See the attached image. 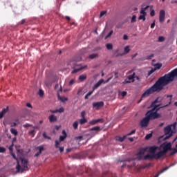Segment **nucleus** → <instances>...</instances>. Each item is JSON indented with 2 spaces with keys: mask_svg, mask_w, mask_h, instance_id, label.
Returning a JSON list of instances; mask_svg holds the SVG:
<instances>
[{
  "mask_svg": "<svg viewBox=\"0 0 177 177\" xmlns=\"http://www.w3.org/2000/svg\"><path fill=\"white\" fill-rule=\"evenodd\" d=\"M164 41H165V38L164 37L160 36V37H158V41H159V42H164Z\"/></svg>",
  "mask_w": 177,
  "mask_h": 177,
  "instance_id": "nucleus-37",
  "label": "nucleus"
},
{
  "mask_svg": "<svg viewBox=\"0 0 177 177\" xmlns=\"http://www.w3.org/2000/svg\"><path fill=\"white\" fill-rule=\"evenodd\" d=\"M158 102V99L155 100L151 105V107H153L151 110L149 111L147 113L146 115L147 118L151 120H156L157 118H160L161 114L157 113L158 110H160V104H157Z\"/></svg>",
  "mask_w": 177,
  "mask_h": 177,
  "instance_id": "nucleus-2",
  "label": "nucleus"
},
{
  "mask_svg": "<svg viewBox=\"0 0 177 177\" xmlns=\"http://www.w3.org/2000/svg\"><path fill=\"white\" fill-rule=\"evenodd\" d=\"M165 154H167L166 153H165L162 151H160L154 154L155 156V158H156L157 160H158V158H161V157H164V156H165Z\"/></svg>",
  "mask_w": 177,
  "mask_h": 177,
  "instance_id": "nucleus-11",
  "label": "nucleus"
},
{
  "mask_svg": "<svg viewBox=\"0 0 177 177\" xmlns=\"http://www.w3.org/2000/svg\"><path fill=\"white\" fill-rule=\"evenodd\" d=\"M59 100L61 102H67V97H59Z\"/></svg>",
  "mask_w": 177,
  "mask_h": 177,
  "instance_id": "nucleus-32",
  "label": "nucleus"
},
{
  "mask_svg": "<svg viewBox=\"0 0 177 177\" xmlns=\"http://www.w3.org/2000/svg\"><path fill=\"white\" fill-rule=\"evenodd\" d=\"M39 154H41V153H39V151L37 153H35V157H38L39 156Z\"/></svg>",
  "mask_w": 177,
  "mask_h": 177,
  "instance_id": "nucleus-64",
  "label": "nucleus"
},
{
  "mask_svg": "<svg viewBox=\"0 0 177 177\" xmlns=\"http://www.w3.org/2000/svg\"><path fill=\"white\" fill-rule=\"evenodd\" d=\"M96 57H99V54L97 53H93L88 55V59H96Z\"/></svg>",
  "mask_w": 177,
  "mask_h": 177,
  "instance_id": "nucleus-23",
  "label": "nucleus"
},
{
  "mask_svg": "<svg viewBox=\"0 0 177 177\" xmlns=\"http://www.w3.org/2000/svg\"><path fill=\"white\" fill-rule=\"evenodd\" d=\"M136 132V130H132L131 132L129 133L127 135H126L127 136H131V135H133L135 134V133Z\"/></svg>",
  "mask_w": 177,
  "mask_h": 177,
  "instance_id": "nucleus-42",
  "label": "nucleus"
},
{
  "mask_svg": "<svg viewBox=\"0 0 177 177\" xmlns=\"http://www.w3.org/2000/svg\"><path fill=\"white\" fill-rule=\"evenodd\" d=\"M90 131H95V132H99V131H100V127L96 126L95 127L90 129Z\"/></svg>",
  "mask_w": 177,
  "mask_h": 177,
  "instance_id": "nucleus-26",
  "label": "nucleus"
},
{
  "mask_svg": "<svg viewBox=\"0 0 177 177\" xmlns=\"http://www.w3.org/2000/svg\"><path fill=\"white\" fill-rule=\"evenodd\" d=\"M50 113H58V109H55V110H50Z\"/></svg>",
  "mask_w": 177,
  "mask_h": 177,
  "instance_id": "nucleus-58",
  "label": "nucleus"
},
{
  "mask_svg": "<svg viewBox=\"0 0 177 177\" xmlns=\"http://www.w3.org/2000/svg\"><path fill=\"white\" fill-rule=\"evenodd\" d=\"M138 19L143 20V21H145L146 20V15H140V17H138Z\"/></svg>",
  "mask_w": 177,
  "mask_h": 177,
  "instance_id": "nucleus-31",
  "label": "nucleus"
},
{
  "mask_svg": "<svg viewBox=\"0 0 177 177\" xmlns=\"http://www.w3.org/2000/svg\"><path fill=\"white\" fill-rule=\"evenodd\" d=\"M177 78V68L169 72L168 74L165 75L163 77H160L156 83L149 88L147 89L141 96V99L143 97H147L151 93L154 92H160L162 91L165 85H168L169 82H172L175 78Z\"/></svg>",
  "mask_w": 177,
  "mask_h": 177,
  "instance_id": "nucleus-1",
  "label": "nucleus"
},
{
  "mask_svg": "<svg viewBox=\"0 0 177 177\" xmlns=\"http://www.w3.org/2000/svg\"><path fill=\"white\" fill-rule=\"evenodd\" d=\"M58 110V113H63L64 111V108L61 107Z\"/></svg>",
  "mask_w": 177,
  "mask_h": 177,
  "instance_id": "nucleus-48",
  "label": "nucleus"
},
{
  "mask_svg": "<svg viewBox=\"0 0 177 177\" xmlns=\"http://www.w3.org/2000/svg\"><path fill=\"white\" fill-rule=\"evenodd\" d=\"M153 158H156L155 157V155L152 154V155H150V154H147L146 156H144V160H153Z\"/></svg>",
  "mask_w": 177,
  "mask_h": 177,
  "instance_id": "nucleus-19",
  "label": "nucleus"
},
{
  "mask_svg": "<svg viewBox=\"0 0 177 177\" xmlns=\"http://www.w3.org/2000/svg\"><path fill=\"white\" fill-rule=\"evenodd\" d=\"M142 156V155H137L138 161H140V160H142V158H143V157Z\"/></svg>",
  "mask_w": 177,
  "mask_h": 177,
  "instance_id": "nucleus-53",
  "label": "nucleus"
},
{
  "mask_svg": "<svg viewBox=\"0 0 177 177\" xmlns=\"http://www.w3.org/2000/svg\"><path fill=\"white\" fill-rule=\"evenodd\" d=\"M171 147H172L171 143H167L163 147L162 151L167 154V153H168V151L171 150Z\"/></svg>",
  "mask_w": 177,
  "mask_h": 177,
  "instance_id": "nucleus-10",
  "label": "nucleus"
},
{
  "mask_svg": "<svg viewBox=\"0 0 177 177\" xmlns=\"http://www.w3.org/2000/svg\"><path fill=\"white\" fill-rule=\"evenodd\" d=\"M59 149L60 153H63V151H64V147H59Z\"/></svg>",
  "mask_w": 177,
  "mask_h": 177,
  "instance_id": "nucleus-54",
  "label": "nucleus"
},
{
  "mask_svg": "<svg viewBox=\"0 0 177 177\" xmlns=\"http://www.w3.org/2000/svg\"><path fill=\"white\" fill-rule=\"evenodd\" d=\"M50 122H56L57 121V118L55 115H50L48 118Z\"/></svg>",
  "mask_w": 177,
  "mask_h": 177,
  "instance_id": "nucleus-18",
  "label": "nucleus"
},
{
  "mask_svg": "<svg viewBox=\"0 0 177 177\" xmlns=\"http://www.w3.org/2000/svg\"><path fill=\"white\" fill-rule=\"evenodd\" d=\"M104 81V80L103 79L100 80L93 87V91H95V89H97V88H99V86H100L102 84H103Z\"/></svg>",
  "mask_w": 177,
  "mask_h": 177,
  "instance_id": "nucleus-13",
  "label": "nucleus"
},
{
  "mask_svg": "<svg viewBox=\"0 0 177 177\" xmlns=\"http://www.w3.org/2000/svg\"><path fill=\"white\" fill-rule=\"evenodd\" d=\"M131 21V23H136V15H133Z\"/></svg>",
  "mask_w": 177,
  "mask_h": 177,
  "instance_id": "nucleus-40",
  "label": "nucleus"
},
{
  "mask_svg": "<svg viewBox=\"0 0 177 177\" xmlns=\"http://www.w3.org/2000/svg\"><path fill=\"white\" fill-rule=\"evenodd\" d=\"M16 125H17V123H16V122L10 123L11 128H13V127H16Z\"/></svg>",
  "mask_w": 177,
  "mask_h": 177,
  "instance_id": "nucleus-49",
  "label": "nucleus"
},
{
  "mask_svg": "<svg viewBox=\"0 0 177 177\" xmlns=\"http://www.w3.org/2000/svg\"><path fill=\"white\" fill-rule=\"evenodd\" d=\"M29 135H32V136H35V130H31L29 131Z\"/></svg>",
  "mask_w": 177,
  "mask_h": 177,
  "instance_id": "nucleus-43",
  "label": "nucleus"
},
{
  "mask_svg": "<svg viewBox=\"0 0 177 177\" xmlns=\"http://www.w3.org/2000/svg\"><path fill=\"white\" fill-rule=\"evenodd\" d=\"M69 64L71 66H73L72 68H73V71H72L71 74H75L79 71H81V70H84V68H86V66H82L81 64H77L75 61H71L69 62Z\"/></svg>",
  "mask_w": 177,
  "mask_h": 177,
  "instance_id": "nucleus-4",
  "label": "nucleus"
},
{
  "mask_svg": "<svg viewBox=\"0 0 177 177\" xmlns=\"http://www.w3.org/2000/svg\"><path fill=\"white\" fill-rule=\"evenodd\" d=\"M130 48L129 46H126L124 47V54H125V55L129 53V52L131 51V48Z\"/></svg>",
  "mask_w": 177,
  "mask_h": 177,
  "instance_id": "nucleus-25",
  "label": "nucleus"
},
{
  "mask_svg": "<svg viewBox=\"0 0 177 177\" xmlns=\"http://www.w3.org/2000/svg\"><path fill=\"white\" fill-rule=\"evenodd\" d=\"M92 93H93V91H89L86 95H87V96H91V95H92Z\"/></svg>",
  "mask_w": 177,
  "mask_h": 177,
  "instance_id": "nucleus-63",
  "label": "nucleus"
},
{
  "mask_svg": "<svg viewBox=\"0 0 177 177\" xmlns=\"http://www.w3.org/2000/svg\"><path fill=\"white\" fill-rule=\"evenodd\" d=\"M151 16H154L156 15V12H154V10H152L150 13Z\"/></svg>",
  "mask_w": 177,
  "mask_h": 177,
  "instance_id": "nucleus-56",
  "label": "nucleus"
},
{
  "mask_svg": "<svg viewBox=\"0 0 177 177\" xmlns=\"http://www.w3.org/2000/svg\"><path fill=\"white\" fill-rule=\"evenodd\" d=\"M106 13H107L106 11H102L100 14V17H103Z\"/></svg>",
  "mask_w": 177,
  "mask_h": 177,
  "instance_id": "nucleus-46",
  "label": "nucleus"
},
{
  "mask_svg": "<svg viewBox=\"0 0 177 177\" xmlns=\"http://www.w3.org/2000/svg\"><path fill=\"white\" fill-rule=\"evenodd\" d=\"M73 127L74 129H78V121H75L73 124Z\"/></svg>",
  "mask_w": 177,
  "mask_h": 177,
  "instance_id": "nucleus-30",
  "label": "nucleus"
},
{
  "mask_svg": "<svg viewBox=\"0 0 177 177\" xmlns=\"http://www.w3.org/2000/svg\"><path fill=\"white\" fill-rule=\"evenodd\" d=\"M81 117L82 118H85V111H82Z\"/></svg>",
  "mask_w": 177,
  "mask_h": 177,
  "instance_id": "nucleus-50",
  "label": "nucleus"
},
{
  "mask_svg": "<svg viewBox=\"0 0 177 177\" xmlns=\"http://www.w3.org/2000/svg\"><path fill=\"white\" fill-rule=\"evenodd\" d=\"M62 133L63 136H59V142H63V140L67 138V133H66L65 130H63Z\"/></svg>",
  "mask_w": 177,
  "mask_h": 177,
  "instance_id": "nucleus-15",
  "label": "nucleus"
},
{
  "mask_svg": "<svg viewBox=\"0 0 177 177\" xmlns=\"http://www.w3.org/2000/svg\"><path fill=\"white\" fill-rule=\"evenodd\" d=\"M10 132H11V133H12V135H15V136H17V135L18 133L17 130H16V129H13V128L10 129Z\"/></svg>",
  "mask_w": 177,
  "mask_h": 177,
  "instance_id": "nucleus-27",
  "label": "nucleus"
},
{
  "mask_svg": "<svg viewBox=\"0 0 177 177\" xmlns=\"http://www.w3.org/2000/svg\"><path fill=\"white\" fill-rule=\"evenodd\" d=\"M153 57H154V55H153V54L147 56V59L148 60H151V59H153Z\"/></svg>",
  "mask_w": 177,
  "mask_h": 177,
  "instance_id": "nucleus-45",
  "label": "nucleus"
},
{
  "mask_svg": "<svg viewBox=\"0 0 177 177\" xmlns=\"http://www.w3.org/2000/svg\"><path fill=\"white\" fill-rule=\"evenodd\" d=\"M121 96H123V97L127 96V91H122L121 93Z\"/></svg>",
  "mask_w": 177,
  "mask_h": 177,
  "instance_id": "nucleus-55",
  "label": "nucleus"
},
{
  "mask_svg": "<svg viewBox=\"0 0 177 177\" xmlns=\"http://www.w3.org/2000/svg\"><path fill=\"white\" fill-rule=\"evenodd\" d=\"M43 137L44 138V139H48V140H50V139H51V138H50V136H48L46 135V132H44V133H43Z\"/></svg>",
  "mask_w": 177,
  "mask_h": 177,
  "instance_id": "nucleus-33",
  "label": "nucleus"
},
{
  "mask_svg": "<svg viewBox=\"0 0 177 177\" xmlns=\"http://www.w3.org/2000/svg\"><path fill=\"white\" fill-rule=\"evenodd\" d=\"M101 121H103V119H97V120H91L88 124H90V125H96V124H97V122H101Z\"/></svg>",
  "mask_w": 177,
  "mask_h": 177,
  "instance_id": "nucleus-16",
  "label": "nucleus"
},
{
  "mask_svg": "<svg viewBox=\"0 0 177 177\" xmlns=\"http://www.w3.org/2000/svg\"><path fill=\"white\" fill-rule=\"evenodd\" d=\"M161 67H162V65H161V64H156L155 65V70H160V68H161Z\"/></svg>",
  "mask_w": 177,
  "mask_h": 177,
  "instance_id": "nucleus-34",
  "label": "nucleus"
},
{
  "mask_svg": "<svg viewBox=\"0 0 177 177\" xmlns=\"http://www.w3.org/2000/svg\"><path fill=\"white\" fill-rule=\"evenodd\" d=\"M149 8H150V6H147L146 7L142 8L140 13H141V15H145L146 16V10L147 9H149Z\"/></svg>",
  "mask_w": 177,
  "mask_h": 177,
  "instance_id": "nucleus-21",
  "label": "nucleus"
},
{
  "mask_svg": "<svg viewBox=\"0 0 177 177\" xmlns=\"http://www.w3.org/2000/svg\"><path fill=\"white\" fill-rule=\"evenodd\" d=\"M147 147L140 149L139 152L137 153V156H144L145 153L147 151Z\"/></svg>",
  "mask_w": 177,
  "mask_h": 177,
  "instance_id": "nucleus-17",
  "label": "nucleus"
},
{
  "mask_svg": "<svg viewBox=\"0 0 177 177\" xmlns=\"http://www.w3.org/2000/svg\"><path fill=\"white\" fill-rule=\"evenodd\" d=\"M111 35H113V30H111L108 35L105 37V39H107V38H110V37H111Z\"/></svg>",
  "mask_w": 177,
  "mask_h": 177,
  "instance_id": "nucleus-38",
  "label": "nucleus"
},
{
  "mask_svg": "<svg viewBox=\"0 0 177 177\" xmlns=\"http://www.w3.org/2000/svg\"><path fill=\"white\" fill-rule=\"evenodd\" d=\"M9 111V106H7L6 109H3L1 112H0V119L3 118V116Z\"/></svg>",
  "mask_w": 177,
  "mask_h": 177,
  "instance_id": "nucleus-12",
  "label": "nucleus"
},
{
  "mask_svg": "<svg viewBox=\"0 0 177 177\" xmlns=\"http://www.w3.org/2000/svg\"><path fill=\"white\" fill-rule=\"evenodd\" d=\"M86 80V75H81L79 76V81L80 82H84Z\"/></svg>",
  "mask_w": 177,
  "mask_h": 177,
  "instance_id": "nucleus-22",
  "label": "nucleus"
},
{
  "mask_svg": "<svg viewBox=\"0 0 177 177\" xmlns=\"http://www.w3.org/2000/svg\"><path fill=\"white\" fill-rule=\"evenodd\" d=\"M81 92H82V89L80 88L78 91H77V95H80Z\"/></svg>",
  "mask_w": 177,
  "mask_h": 177,
  "instance_id": "nucleus-61",
  "label": "nucleus"
},
{
  "mask_svg": "<svg viewBox=\"0 0 177 177\" xmlns=\"http://www.w3.org/2000/svg\"><path fill=\"white\" fill-rule=\"evenodd\" d=\"M158 149V147L156 146H153V147H149V153H151V154H156V151H157V149Z\"/></svg>",
  "mask_w": 177,
  "mask_h": 177,
  "instance_id": "nucleus-14",
  "label": "nucleus"
},
{
  "mask_svg": "<svg viewBox=\"0 0 177 177\" xmlns=\"http://www.w3.org/2000/svg\"><path fill=\"white\" fill-rule=\"evenodd\" d=\"M24 23H26V19H22V20L21 21V22H20V24H21V25H23V24H24Z\"/></svg>",
  "mask_w": 177,
  "mask_h": 177,
  "instance_id": "nucleus-60",
  "label": "nucleus"
},
{
  "mask_svg": "<svg viewBox=\"0 0 177 177\" xmlns=\"http://www.w3.org/2000/svg\"><path fill=\"white\" fill-rule=\"evenodd\" d=\"M125 139H127V136H124L123 137H120V136L115 137V140L118 142H124Z\"/></svg>",
  "mask_w": 177,
  "mask_h": 177,
  "instance_id": "nucleus-20",
  "label": "nucleus"
},
{
  "mask_svg": "<svg viewBox=\"0 0 177 177\" xmlns=\"http://www.w3.org/2000/svg\"><path fill=\"white\" fill-rule=\"evenodd\" d=\"M156 26V21H153V23L151 24V28H154Z\"/></svg>",
  "mask_w": 177,
  "mask_h": 177,
  "instance_id": "nucleus-52",
  "label": "nucleus"
},
{
  "mask_svg": "<svg viewBox=\"0 0 177 177\" xmlns=\"http://www.w3.org/2000/svg\"><path fill=\"white\" fill-rule=\"evenodd\" d=\"M123 39H124V40L128 39V35H124L123 36Z\"/></svg>",
  "mask_w": 177,
  "mask_h": 177,
  "instance_id": "nucleus-62",
  "label": "nucleus"
},
{
  "mask_svg": "<svg viewBox=\"0 0 177 177\" xmlns=\"http://www.w3.org/2000/svg\"><path fill=\"white\" fill-rule=\"evenodd\" d=\"M103 106H104V102L102 101L93 103V109H95V110H99V109L103 107Z\"/></svg>",
  "mask_w": 177,
  "mask_h": 177,
  "instance_id": "nucleus-9",
  "label": "nucleus"
},
{
  "mask_svg": "<svg viewBox=\"0 0 177 177\" xmlns=\"http://www.w3.org/2000/svg\"><path fill=\"white\" fill-rule=\"evenodd\" d=\"M55 142V147H56V149H59L60 147H59V145H60V141H58L57 140H56Z\"/></svg>",
  "mask_w": 177,
  "mask_h": 177,
  "instance_id": "nucleus-36",
  "label": "nucleus"
},
{
  "mask_svg": "<svg viewBox=\"0 0 177 177\" xmlns=\"http://www.w3.org/2000/svg\"><path fill=\"white\" fill-rule=\"evenodd\" d=\"M74 84H75V80L72 79L70 80L68 85L69 86H71V85H74Z\"/></svg>",
  "mask_w": 177,
  "mask_h": 177,
  "instance_id": "nucleus-35",
  "label": "nucleus"
},
{
  "mask_svg": "<svg viewBox=\"0 0 177 177\" xmlns=\"http://www.w3.org/2000/svg\"><path fill=\"white\" fill-rule=\"evenodd\" d=\"M88 120L85 118H82L79 120V123L80 125H84V124H86Z\"/></svg>",
  "mask_w": 177,
  "mask_h": 177,
  "instance_id": "nucleus-24",
  "label": "nucleus"
},
{
  "mask_svg": "<svg viewBox=\"0 0 177 177\" xmlns=\"http://www.w3.org/2000/svg\"><path fill=\"white\" fill-rule=\"evenodd\" d=\"M106 48L108 49V50H111V49H113V44L108 43L106 44Z\"/></svg>",
  "mask_w": 177,
  "mask_h": 177,
  "instance_id": "nucleus-28",
  "label": "nucleus"
},
{
  "mask_svg": "<svg viewBox=\"0 0 177 177\" xmlns=\"http://www.w3.org/2000/svg\"><path fill=\"white\" fill-rule=\"evenodd\" d=\"M38 149H39V152L41 153L42 151H44V147L40 146L38 147Z\"/></svg>",
  "mask_w": 177,
  "mask_h": 177,
  "instance_id": "nucleus-47",
  "label": "nucleus"
},
{
  "mask_svg": "<svg viewBox=\"0 0 177 177\" xmlns=\"http://www.w3.org/2000/svg\"><path fill=\"white\" fill-rule=\"evenodd\" d=\"M39 95L41 97H42V96H44V91H43L41 89H40V90L39 91Z\"/></svg>",
  "mask_w": 177,
  "mask_h": 177,
  "instance_id": "nucleus-44",
  "label": "nucleus"
},
{
  "mask_svg": "<svg viewBox=\"0 0 177 177\" xmlns=\"http://www.w3.org/2000/svg\"><path fill=\"white\" fill-rule=\"evenodd\" d=\"M9 150H10V153H13V147H12V146H10V147H9Z\"/></svg>",
  "mask_w": 177,
  "mask_h": 177,
  "instance_id": "nucleus-59",
  "label": "nucleus"
},
{
  "mask_svg": "<svg viewBox=\"0 0 177 177\" xmlns=\"http://www.w3.org/2000/svg\"><path fill=\"white\" fill-rule=\"evenodd\" d=\"M26 107H29L30 109H32V105H31V104H30V103H27L26 104Z\"/></svg>",
  "mask_w": 177,
  "mask_h": 177,
  "instance_id": "nucleus-57",
  "label": "nucleus"
},
{
  "mask_svg": "<svg viewBox=\"0 0 177 177\" xmlns=\"http://www.w3.org/2000/svg\"><path fill=\"white\" fill-rule=\"evenodd\" d=\"M165 21V10H161L159 13V21L160 23H164Z\"/></svg>",
  "mask_w": 177,
  "mask_h": 177,
  "instance_id": "nucleus-8",
  "label": "nucleus"
},
{
  "mask_svg": "<svg viewBox=\"0 0 177 177\" xmlns=\"http://www.w3.org/2000/svg\"><path fill=\"white\" fill-rule=\"evenodd\" d=\"M151 167V163H147L145 166L140 167L142 169H145L146 168H150Z\"/></svg>",
  "mask_w": 177,
  "mask_h": 177,
  "instance_id": "nucleus-29",
  "label": "nucleus"
},
{
  "mask_svg": "<svg viewBox=\"0 0 177 177\" xmlns=\"http://www.w3.org/2000/svg\"><path fill=\"white\" fill-rule=\"evenodd\" d=\"M174 131H175V124H171L165 127L164 129V132L165 135V139H169V138H171L174 135Z\"/></svg>",
  "mask_w": 177,
  "mask_h": 177,
  "instance_id": "nucleus-5",
  "label": "nucleus"
},
{
  "mask_svg": "<svg viewBox=\"0 0 177 177\" xmlns=\"http://www.w3.org/2000/svg\"><path fill=\"white\" fill-rule=\"evenodd\" d=\"M6 151V149L3 147H0V153H5Z\"/></svg>",
  "mask_w": 177,
  "mask_h": 177,
  "instance_id": "nucleus-41",
  "label": "nucleus"
},
{
  "mask_svg": "<svg viewBox=\"0 0 177 177\" xmlns=\"http://www.w3.org/2000/svg\"><path fill=\"white\" fill-rule=\"evenodd\" d=\"M149 122H150V120L149 119V118L147 115L145 118H144L140 121V124L142 128H146V127H147V125H149Z\"/></svg>",
  "mask_w": 177,
  "mask_h": 177,
  "instance_id": "nucleus-6",
  "label": "nucleus"
},
{
  "mask_svg": "<svg viewBox=\"0 0 177 177\" xmlns=\"http://www.w3.org/2000/svg\"><path fill=\"white\" fill-rule=\"evenodd\" d=\"M12 158L16 160L17 161V166L16 169L17 172H24V171H28V160L24 158H20V161L21 162V165H20V162H19V159L16 157V154L13 152L10 153Z\"/></svg>",
  "mask_w": 177,
  "mask_h": 177,
  "instance_id": "nucleus-3",
  "label": "nucleus"
},
{
  "mask_svg": "<svg viewBox=\"0 0 177 177\" xmlns=\"http://www.w3.org/2000/svg\"><path fill=\"white\" fill-rule=\"evenodd\" d=\"M151 136H153L152 133L147 134V136H145L146 140H149V139H150L151 138Z\"/></svg>",
  "mask_w": 177,
  "mask_h": 177,
  "instance_id": "nucleus-39",
  "label": "nucleus"
},
{
  "mask_svg": "<svg viewBox=\"0 0 177 177\" xmlns=\"http://www.w3.org/2000/svg\"><path fill=\"white\" fill-rule=\"evenodd\" d=\"M30 127H32V125L28 123L24 124V128H28Z\"/></svg>",
  "mask_w": 177,
  "mask_h": 177,
  "instance_id": "nucleus-51",
  "label": "nucleus"
},
{
  "mask_svg": "<svg viewBox=\"0 0 177 177\" xmlns=\"http://www.w3.org/2000/svg\"><path fill=\"white\" fill-rule=\"evenodd\" d=\"M131 82H135V73L127 76V79L123 82V84H131Z\"/></svg>",
  "mask_w": 177,
  "mask_h": 177,
  "instance_id": "nucleus-7",
  "label": "nucleus"
}]
</instances>
